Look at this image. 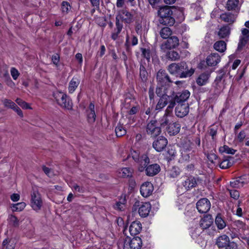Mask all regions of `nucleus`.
<instances>
[{
    "label": "nucleus",
    "instance_id": "obj_26",
    "mask_svg": "<svg viewBox=\"0 0 249 249\" xmlns=\"http://www.w3.org/2000/svg\"><path fill=\"white\" fill-rule=\"evenodd\" d=\"M94 105L90 103L89 108L87 110L88 120L89 123H93L95 122L96 115L94 111Z\"/></svg>",
    "mask_w": 249,
    "mask_h": 249
},
{
    "label": "nucleus",
    "instance_id": "obj_48",
    "mask_svg": "<svg viewBox=\"0 0 249 249\" xmlns=\"http://www.w3.org/2000/svg\"><path fill=\"white\" fill-rule=\"evenodd\" d=\"M189 149H182L181 150V156L182 160L185 161H188L189 160L190 158V153H189Z\"/></svg>",
    "mask_w": 249,
    "mask_h": 249
},
{
    "label": "nucleus",
    "instance_id": "obj_37",
    "mask_svg": "<svg viewBox=\"0 0 249 249\" xmlns=\"http://www.w3.org/2000/svg\"><path fill=\"white\" fill-rule=\"evenodd\" d=\"M213 48L217 51L223 53L226 49V43L222 40L216 41L213 45Z\"/></svg>",
    "mask_w": 249,
    "mask_h": 249
},
{
    "label": "nucleus",
    "instance_id": "obj_29",
    "mask_svg": "<svg viewBox=\"0 0 249 249\" xmlns=\"http://www.w3.org/2000/svg\"><path fill=\"white\" fill-rule=\"evenodd\" d=\"M220 18L224 22L232 23L235 20V16L231 13H224L220 15Z\"/></svg>",
    "mask_w": 249,
    "mask_h": 249
},
{
    "label": "nucleus",
    "instance_id": "obj_33",
    "mask_svg": "<svg viewBox=\"0 0 249 249\" xmlns=\"http://www.w3.org/2000/svg\"><path fill=\"white\" fill-rule=\"evenodd\" d=\"M80 83V81L76 77H73L71 80L69 85V91L70 93H73L76 89Z\"/></svg>",
    "mask_w": 249,
    "mask_h": 249
},
{
    "label": "nucleus",
    "instance_id": "obj_23",
    "mask_svg": "<svg viewBox=\"0 0 249 249\" xmlns=\"http://www.w3.org/2000/svg\"><path fill=\"white\" fill-rule=\"evenodd\" d=\"M160 166L158 164H153L146 167V174L148 176H154L160 171Z\"/></svg>",
    "mask_w": 249,
    "mask_h": 249
},
{
    "label": "nucleus",
    "instance_id": "obj_14",
    "mask_svg": "<svg viewBox=\"0 0 249 249\" xmlns=\"http://www.w3.org/2000/svg\"><path fill=\"white\" fill-rule=\"evenodd\" d=\"M167 143V140L165 137L161 136L153 142V147L157 151L161 152L165 148Z\"/></svg>",
    "mask_w": 249,
    "mask_h": 249
},
{
    "label": "nucleus",
    "instance_id": "obj_17",
    "mask_svg": "<svg viewBox=\"0 0 249 249\" xmlns=\"http://www.w3.org/2000/svg\"><path fill=\"white\" fill-rule=\"evenodd\" d=\"M220 61V57L217 53H212L206 58V63L209 66H216Z\"/></svg>",
    "mask_w": 249,
    "mask_h": 249
},
{
    "label": "nucleus",
    "instance_id": "obj_60",
    "mask_svg": "<svg viewBox=\"0 0 249 249\" xmlns=\"http://www.w3.org/2000/svg\"><path fill=\"white\" fill-rule=\"evenodd\" d=\"M243 38L246 37L248 39L249 38V30L246 28H244L242 30V36H240Z\"/></svg>",
    "mask_w": 249,
    "mask_h": 249
},
{
    "label": "nucleus",
    "instance_id": "obj_42",
    "mask_svg": "<svg viewBox=\"0 0 249 249\" xmlns=\"http://www.w3.org/2000/svg\"><path fill=\"white\" fill-rule=\"evenodd\" d=\"M231 157L228 156L227 159L223 160L219 164V166L222 169H227L232 165V162L230 161Z\"/></svg>",
    "mask_w": 249,
    "mask_h": 249
},
{
    "label": "nucleus",
    "instance_id": "obj_58",
    "mask_svg": "<svg viewBox=\"0 0 249 249\" xmlns=\"http://www.w3.org/2000/svg\"><path fill=\"white\" fill-rule=\"evenodd\" d=\"M10 241H9V243L8 244V240L5 239L2 243L3 246H6V249H14V245L13 243L10 244Z\"/></svg>",
    "mask_w": 249,
    "mask_h": 249
},
{
    "label": "nucleus",
    "instance_id": "obj_7",
    "mask_svg": "<svg viewBox=\"0 0 249 249\" xmlns=\"http://www.w3.org/2000/svg\"><path fill=\"white\" fill-rule=\"evenodd\" d=\"M245 223L240 220L235 221L233 224V227L230 230V235L231 239L239 238L244 231L247 229Z\"/></svg>",
    "mask_w": 249,
    "mask_h": 249
},
{
    "label": "nucleus",
    "instance_id": "obj_30",
    "mask_svg": "<svg viewBox=\"0 0 249 249\" xmlns=\"http://www.w3.org/2000/svg\"><path fill=\"white\" fill-rule=\"evenodd\" d=\"M133 170L129 167L123 168L118 171V176L120 177L127 178L132 176Z\"/></svg>",
    "mask_w": 249,
    "mask_h": 249
},
{
    "label": "nucleus",
    "instance_id": "obj_52",
    "mask_svg": "<svg viewBox=\"0 0 249 249\" xmlns=\"http://www.w3.org/2000/svg\"><path fill=\"white\" fill-rule=\"evenodd\" d=\"M16 102L21 107L24 109H31V107H30L29 105L23 101L22 99L20 98H17L16 100Z\"/></svg>",
    "mask_w": 249,
    "mask_h": 249
},
{
    "label": "nucleus",
    "instance_id": "obj_35",
    "mask_svg": "<svg viewBox=\"0 0 249 249\" xmlns=\"http://www.w3.org/2000/svg\"><path fill=\"white\" fill-rule=\"evenodd\" d=\"M215 223L219 230H222L226 226V223L220 214H218L215 219Z\"/></svg>",
    "mask_w": 249,
    "mask_h": 249
},
{
    "label": "nucleus",
    "instance_id": "obj_46",
    "mask_svg": "<svg viewBox=\"0 0 249 249\" xmlns=\"http://www.w3.org/2000/svg\"><path fill=\"white\" fill-rule=\"evenodd\" d=\"M10 224L14 227H17L19 225V220L17 217L14 215H10L8 219Z\"/></svg>",
    "mask_w": 249,
    "mask_h": 249
},
{
    "label": "nucleus",
    "instance_id": "obj_19",
    "mask_svg": "<svg viewBox=\"0 0 249 249\" xmlns=\"http://www.w3.org/2000/svg\"><path fill=\"white\" fill-rule=\"evenodd\" d=\"M180 128V125L179 124L177 123H169L166 128V131L170 136H174L179 132Z\"/></svg>",
    "mask_w": 249,
    "mask_h": 249
},
{
    "label": "nucleus",
    "instance_id": "obj_16",
    "mask_svg": "<svg viewBox=\"0 0 249 249\" xmlns=\"http://www.w3.org/2000/svg\"><path fill=\"white\" fill-rule=\"evenodd\" d=\"M140 206L139 208V213L141 217H145L147 216L151 210V204L149 202H142L141 204L139 205Z\"/></svg>",
    "mask_w": 249,
    "mask_h": 249
},
{
    "label": "nucleus",
    "instance_id": "obj_51",
    "mask_svg": "<svg viewBox=\"0 0 249 249\" xmlns=\"http://www.w3.org/2000/svg\"><path fill=\"white\" fill-rule=\"evenodd\" d=\"M140 76L142 81L146 80L147 72L145 67L142 65H141L140 67Z\"/></svg>",
    "mask_w": 249,
    "mask_h": 249
},
{
    "label": "nucleus",
    "instance_id": "obj_4",
    "mask_svg": "<svg viewBox=\"0 0 249 249\" xmlns=\"http://www.w3.org/2000/svg\"><path fill=\"white\" fill-rule=\"evenodd\" d=\"M190 95V92L185 90L181 92H178L175 94L174 91L171 94L172 99H170L169 105L168 106V110L169 111L173 109L176 105V102L178 104H184L188 100Z\"/></svg>",
    "mask_w": 249,
    "mask_h": 249
},
{
    "label": "nucleus",
    "instance_id": "obj_21",
    "mask_svg": "<svg viewBox=\"0 0 249 249\" xmlns=\"http://www.w3.org/2000/svg\"><path fill=\"white\" fill-rule=\"evenodd\" d=\"M115 26L116 28L112 33L111 36V38L114 40H115L118 38V35L121 33L123 26L122 23L120 21L118 16L116 18Z\"/></svg>",
    "mask_w": 249,
    "mask_h": 249
},
{
    "label": "nucleus",
    "instance_id": "obj_43",
    "mask_svg": "<svg viewBox=\"0 0 249 249\" xmlns=\"http://www.w3.org/2000/svg\"><path fill=\"white\" fill-rule=\"evenodd\" d=\"M166 57L168 59L172 61H176L179 59L180 55L177 52L172 51L167 53Z\"/></svg>",
    "mask_w": 249,
    "mask_h": 249
},
{
    "label": "nucleus",
    "instance_id": "obj_59",
    "mask_svg": "<svg viewBox=\"0 0 249 249\" xmlns=\"http://www.w3.org/2000/svg\"><path fill=\"white\" fill-rule=\"evenodd\" d=\"M72 188L76 191L82 193L84 192L85 190L83 187H80L77 184H74Z\"/></svg>",
    "mask_w": 249,
    "mask_h": 249
},
{
    "label": "nucleus",
    "instance_id": "obj_10",
    "mask_svg": "<svg viewBox=\"0 0 249 249\" xmlns=\"http://www.w3.org/2000/svg\"><path fill=\"white\" fill-rule=\"evenodd\" d=\"M146 131L148 135L155 138L160 134L161 129L157 125L156 121H151L147 124Z\"/></svg>",
    "mask_w": 249,
    "mask_h": 249
},
{
    "label": "nucleus",
    "instance_id": "obj_31",
    "mask_svg": "<svg viewBox=\"0 0 249 249\" xmlns=\"http://www.w3.org/2000/svg\"><path fill=\"white\" fill-rule=\"evenodd\" d=\"M213 86L217 93L220 92L225 88L224 81L222 80L221 77H216L213 83Z\"/></svg>",
    "mask_w": 249,
    "mask_h": 249
},
{
    "label": "nucleus",
    "instance_id": "obj_54",
    "mask_svg": "<svg viewBox=\"0 0 249 249\" xmlns=\"http://www.w3.org/2000/svg\"><path fill=\"white\" fill-rule=\"evenodd\" d=\"M10 72L14 80H17L19 75V73L18 70L14 67L11 69Z\"/></svg>",
    "mask_w": 249,
    "mask_h": 249
},
{
    "label": "nucleus",
    "instance_id": "obj_13",
    "mask_svg": "<svg viewBox=\"0 0 249 249\" xmlns=\"http://www.w3.org/2000/svg\"><path fill=\"white\" fill-rule=\"evenodd\" d=\"M189 111V105L187 103L178 104L176 107V115L180 118H183L186 116Z\"/></svg>",
    "mask_w": 249,
    "mask_h": 249
},
{
    "label": "nucleus",
    "instance_id": "obj_20",
    "mask_svg": "<svg viewBox=\"0 0 249 249\" xmlns=\"http://www.w3.org/2000/svg\"><path fill=\"white\" fill-rule=\"evenodd\" d=\"M142 224L138 221H133L130 225L129 229L130 233L132 235L139 234L142 230Z\"/></svg>",
    "mask_w": 249,
    "mask_h": 249
},
{
    "label": "nucleus",
    "instance_id": "obj_61",
    "mask_svg": "<svg viewBox=\"0 0 249 249\" xmlns=\"http://www.w3.org/2000/svg\"><path fill=\"white\" fill-rule=\"evenodd\" d=\"M131 154L132 158L136 162L139 160L141 156H140L139 153L137 151H134L133 152H132Z\"/></svg>",
    "mask_w": 249,
    "mask_h": 249
},
{
    "label": "nucleus",
    "instance_id": "obj_9",
    "mask_svg": "<svg viewBox=\"0 0 249 249\" xmlns=\"http://www.w3.org/2000/svg\"><path fill=\"white\" fill-rule=\"evenodd\" d=\"M179 45V40L176 36L168 38L167 40L161 44L160 49L163 52H166L168 50L175 48Z\"/></svg>",
    "mask_w": 249,
    "mask_h": 249
},
{
    "label": "nucleus",
    "instance_id": "obj_5",
    "mask_svg": "<svg viewBox=\"0 0 249 249\" xmlns=\"http://www.w3.org/2000/svg\"><path fill=\"white\" fill-rule=\"evenodd\" d=\"M53 96L57 103L62 107L69 110L72 108V103L65 93L61 91H55L53 92Z\"/></svg>",
    "mask_w": 249,
    "mask_h": 249
},
{
    "label": "nucleus",
    "instance_id": "obj_56",
    "mask_svg": "<svg viewBox=\"0 0 249 249\" xmlns=\"http://www.w3.org/2000/svg\"><path fill=\"white\" fill-rule=\"evenodd\" d=\"M231 196L235 199H237L239 197V193L238 191L235 190H229Z\"/></svg>",
    "mask_w": 249,
    "mask_h": 249
},
{
    "label": "nucleus",
    "instance_id": "obj_24",
    "mask_svg": "<svg viewBox=\"0 0 249 249\" xmlns=\"http://www.w3.org/2000/svg\"><path fill=\"white\" fill-rule=\"evenodd\" d=\"M213 223V218L211 215H206L200 221V226L202 229L209 228Z\"/></svg>",
    "mask_w": 249,
    "mask_h": 249
},
{
    "label": "nucleus",
    "instance_id": "obj_1",
    "mask_svg": "<svg viewBox=\"0 0 249 249\" xmlns=\"http://www.w3.org/2000/svg\"><path fill=\"white\" fill-rule=\"evenodd\" d=\"M167 70L171 74L180 78L190 77L195 72V70L192 68H189L185 62L172 63L168 66Z\"/></svg>",
    "mask_w": 249,
    "mask_h": 249
},
{
    "label": "nucleus",
    "instance_id": "obj_63",
    "mask_svg": "<svg viewBox=\"0 0 249 249\" xmlns=\"http://www.w3.org/2000/svg\"><path fill=\"white\" fill-rule=\"evenodd\" d=\"M52 62L55 65H57L59 61V56L58 54H56L52 56Z\"/></svg>",
    "mask_w": 249,
    "mask_h": 249
},
{
    "label": "nucleus",
    "instance_id": "obj_18",
    "mask_svg": "<svg viewBox=\"0 0 249 249\" xmlns=\"http://www.w3.org/2000/svg\"><path fill=\"white\" fill-rule=\"evenodd\" d=\"M137 162L139 164V171L142 172L147 167V164L149 163V159L146 155L143 154L140 157V158Z\"/></svg>",
    "mask_w": 249,
    "mask_h": 249
},
{
    "label": "nucleus",
    "instance_id": "obj_36",
    "mask_svg": "<svg viewBox=\"0 0 249 249\" xmlns=\"http://www.w3.org/2000/svg\"><path fill=\"white\" fill-rule=\"evenodd\" d=\"M245 184L246 182L241 177H238L236 179L230 182L231 187L235 188L242 187Z\"/></svg>",
    "mask_w": 249,
    "mask_h": 249
},
{
    "label": "nucleus",
    "instance_id": "obj_2",
    "mask_svg": "<svg viewBox=\"0 0 249 249\" xmlns=\"http://www.w3.org/2000/svg\"><path fill=\"white\" fill-rule=\"evenodd\" d=\"M156 89V93L157 95L160 97L157 105H156V109L160 110L163 108L169 103L170 99H172L171 94L173 93L172 88H165L164 85L160 86Z\"/></svg>",
    "mask_w": 249,
    "mask_h": 249
},
{
    "label": "nucleus",
    "instance_id": "obj_28",
    "mask_svg": "<svg viewBox=\"0 0 249 249\" xmlns=\"http://www.w3.org/2000/svg\"><path fill=\"white\" fill-rule=\"evenodd\" d=\"M120 18H121L124 22L130 23L133 21V16L128 11L126 10H122L120 11Z\"/></svg>",
    "mask_w": 249,
    "mask_h": 249
},
{
    "label": "nucleus",
    "instance_id": "obj_8",
    "mask_svg": "<svg viewBox=\"0 0 249 249\" xmlns=\"http://www.w3.org/2000/svg\"><path fill=\"white\" fill-rule=\"evenodd\" d=\"M199 181V178H196L192 176L183 177L181 178V184L186 191L196 187Z\"/></svg>",
    "mask_w": 249,
    "mask_h": 249
},
{
    "label": "nucleus",
    "instance_id": "obj_22",
    "mask_svg": "<svg viewBox=\"0 0 249 249\" xmlns=\"http://www.w3.org/2000/svg\"><path fill=\"white\" fill-rule=\"evenodd\" d=\"M229 241V237L226 234H223L217 238L215 244L219 248H225Z\"/></svg>",
    "mask_w": 249,
    "mask_h": 249
},
{
    "label": "nucleus",
    "instance_id": "obj_64",
    "mask_svg": "<svg viewBox=\"0 0 249 249\" xmlns=\"http://www.w3.org/2000/svg\"><path fill=\"white\" fill-rule=\"evenodd\" d=\"M15 111H16L17 114L20 117H23V114L22 113V110L20 109L19 107H18L17 105H16V107H14V108L13 109Z\"/></svg>",
    "mask_w": 249,
    "mask_h": 249
},
{
    "label": "nucleus",
    "instance_id": "obj_55",
    "mask_svg": "<svg viewBox=\"0 0 249 249\" xmlns=\"http://www.w3.org/2000/svg\"><path fill=\"white\" fill-rule=\"evenodd\" d=\"M225 249H238V245L233 241L231 242L230 240L225 248Z\"/></svg>",
    "mask_w": 249,
    "mask_h": 249
},
{
    "label": "nucleus",
    "instance_id": "obj_41",
    "mask_svg": "<svg viewBox=\"0 0 249 249\" xmlns=\"http://www.w3.org/2000/svg\"><path fill=\"white\" fill-rule=\"evenodd\" d=\"M115 132L117 137H122L125 135L126 130L122 124H119L116 127Z\"/></svg>",
    "mask_w": 249,
    "mask_h": 249
},
{
    "label": "nucleus",
    "instance_id": "obj_50",
    "mask_svg": "<svg viewBox=\"0 0 249 249\" xmlns=\"http://www.w3.org/2000/svg\"><path fill=\"white\" fill-rule=\"evenodd\" d=\"M61 8L63 13L68 14L71 8V6L68 2L63 1L61 3Z\"/></svg>",
    "mask_w": 249,
    "mask_h": 249
},
{
    "label": "nucleus",
    "instance_id": "obj_34",
    "mask_svg": "<svg viewBox=\"0 0 249 249\" xmlns=\"http://www.w3.org/2000/svg\"><path fill=\"white\" fill-rule=\"evenodd\" d=\"M209 75L206 73L201 74L196 80V82L199 86H203L205 85L209 79Z\"/></svg>",
    "mask_w": 249,
    "mask_h": 249
},
{
    "label": "nucleus",
    "instance_id": "obj_62",
    "mask_svg": "<svg viewBox=\"0 0 249 249\" xmlns=\"http://www.w3.org/2000/svg\"><path fill=\"white\" fill-rule=\"evenodd\" d=\"M10 198L13 201L16 202L19 200L20 195L18 194H13L11 196Z\"/></svg>",
    "mask_w": 249,
    "mask_h": 249
},
{
    "label": "nucleus",
    "instance_id": "obj_40",
    "mask_svg": "<svg viewBox=\"0 0 249 249\" xmlns=\"http://www.w3.org/2000/svg\"><path fill=\"white\" fill-rule=\"evenodd\" d=\"M238 0H228L226 4V8L229 11L235 10L238 6Z\"/></svg>",
    "mask_w": 249,
    "mask_h": 249
},
{
    "label": "nucleus",
    "instance_id": "obj_45",
    "mask_svg": "<svg viewBox=\"0 0 249 249\" xmlns=\"http://www.w3.org/2000/svg\"><path fill=\"white\" fill-rule=\"evenodd\" d=\"M180 174V171L178 167H173L168 172V175L170 178H175L177 177Z\"/></svg>",
    "mask_w": 249,
    "mask_h": 249
},
{
    "label": "nucleus",
    "instance_id": "obj_11",
    "mask_svg": "<svg viewBox=\"0 0 249 249\" xmlns=\"http://www.w3.org/2000/svg\"><path fill=\"white\" fill-rule=\"evenodd\" d=\"M157 80L160 86L166 85L168 83H172L169 75L163 70H160L157 72Z\"/></svg>",
    "mask_w": 249,
    "mask_h": 249
},
{
    "label": "nucleus",
    "instance_id": "obj_6",
    "mask_svg": "<svg viewBox=\"0 0 249 249\" xmlns=\"http://www.w3.org/2000/svg\"><path fill=\"white\" fill-rule=\"evenodd\" d=\"M31 207L36 212L40 211L43 206V200L38 190L33 188L31 193Z\"/></svg>",
    "mask_w": 249,
    "mask_h": 249
},
{
    "label": "nucleus",
    "instance_id": "obj_47",
    "mask_svg": "<svg viewBox=\"0 0 249 249\" xmlns=\"http://www.w3.org/2000/svg\"><path fill=\"white\" fill-rule=\"evenodd\" d=\"M4 106L11 109H13L16 107V104L12 100L8 99H4L2 101Z\"/></svg>",
    "mask_w": 249,
    "mask_h": 249
},
{
    "label": "nucleus",
    "instance_id": "obj_15",
    "mask_svg": "<svg viewBox=\"0 0 249 249\" xmlns=\"http://www.w3.org/2000/svg\"><path fill=\"white\" fill-rule=\"evenodd\" d=\"M153 190V184L150 182H145L141 185L140 192L143 197H147L152 195Z\"/></svg>",
    "mask_w": 249,
    "mask_h": 249
},
{
    "label": "nucleus",
    "instance_id": "obj_12",
    "mask_svg": "<svg viewBox=\"0 0 249 249\" xmlns=\"http://www.w3.org/2000/svg\"><path fill=\"white\" fill-rule=\"evenodd\" d=\"M210 208L211 203L207 198H202L196 203V208L200 213H206Z\"/></svg>",
    "mask_w": 249,
    "mask_h": 249
},
{
    "label": "nucleus",
    "instance_id": "obj_53",
    "mask_svg": "<svg viewBox=\"0 0 249 249\" xmlns=\"http://www.w3.org/2000/svg\"><path fill=\"white\" fill-rule=\"evenodd\" d=\"M141 51L142 56L145 58L148 61H149L151 56V52L149 49L145 48H141Z\"/></svg>",
    "mask_w": 249,
    "mask_h": 249
},
{
    "label": "nucleus",
    "instance_id": "obj_32",
    "mask_svg": "<svg viewBox=\"0 0 249 249\" xmlns=\"http://www.w3.org/2000/svg\"><path fill=\"white\" fill-rule=\"evenodd\" d=\"M172 110L173 109H171V111H169V110H168V107H167L164 115H163L162 118L160 120V125L162 127H164L169 124L170 121L169 117H170V115L172 112Z\"/></svg>",
    "mask_w": 249,
    "mask_h": 249
},
{
    "label": "nucleus",
    "instance_id": "obj_27",
    "mask_svg": "<svg viewBox=\"0 0 249 249\" xmlns=\"http://www.w3.org/2000/svg\"><path fill=\"white\" fill-rule=\"evenodd\" d=\"M231 33V29L229 26L221 27L217 32V35L219 38H226L228 37Z\"/></svg>",
    "mask_w": 249,
    "mask_h": 249
},
{
    "label": "nucleus",
    "instance_id": "obj_25",
    "mask_svg": "<svg viewBox=\"0 0 249 249\" xmlns=\"http://www.w3.org/2000/svg\"><path fill=\"white\" fill-rule=\"evenodd\" d=\"M130 249H141L142 246V240L139 237H133L128 241Z\"/></svg>",
    "mask_w": 249,
    "mask_h": 249
},
{
    "label": "nucleus",
    "instance_id": "obj_57",
    "mask_svg": "<svg viewBox=\"0 0 249 249\" xmlns=\"http://www.w3.org/2000/svg\"><path fill=\"white\" fill-rule=\"evenodd\" d=\"M207 158L212 163H215V161L217 160V157L215 154L210 153L208 154Z\"/></svg>",
    "mask_w": 249,
    "mask_h": 249
},
{
    "label": "nucleus",
    "instance_id": "obj_39",
    "mask_svg": "<svg viewBox=\"0 0 249 249\" xmlns=\"http://www.w3.org/2000/svg\"><path fill=\"white\" fill-rule=\"evenodd\" d=\"M172 30L167 27L162 28L160 32V36L163 39H167L172 35Z\"/></svg>",
    "mask_w": 249,
    "mask_h": 249
},
{
    "label": "nucleus",
    "instance_id": "obj_38",
    "mask_svg": "<svg viewBox=\"0 0 249 249\" xmlns=\"http://www.w3.org/2000/svg\"><path fill=\"white\" fill-rule=\"evenodd\" d=\"M26 204L24 202H19L11 205V208L13 212H20L24 210Z\"/></svg>",
    "mask_w": 249,
    "mask_h": 249
},
{
    "label": "nucleus",
    "instance_id": "obj_49",
    "mask_svg": "<svg viewBox=\"0 0 249 249\" xmlns=\"http://www.w3.org/2000/svg\"><path fill=\"white\" fill-rule=\"evenodd\" d=\"M249 39L245 37L243 38L242 37H240L239 41L238 44L237 51H240L243 49V48L245 46Z\"/></svg>",
    "mask_w": 249,
    "mask_h": 249
},
{
    "label": "nucleus",
    "instance_id": "obj_44",
    "mask_svg": "<svg viewBox=\"0 0 249 249\" xmlns=\"http://www.w3.org/2000/svg\"><path fill=\"white\" fill-rule=\"evenodd\" d=\"M219 151L221 153H225L226 154L231 155H233L236 151L235 150L229 147L227 145H224L223 146L220 147L219 149Z\"/></svg>",
    "mask_w": 249,
    "mask_h": 249
},
{
    "label": "nucleus",
    "instance_id": "obj_3",
    "mask_svg": "<svg viewBox=\"0 0 249 249\" xmlns=\"http://www.w3.org/2000/svg\"><path fill=\"white\" fill-rule=\"evenodd\" d=\"M172 11L168 6L160 8L158 11V15L160 17V23L170 26L173 25L175 23V19L172 17Z\"/></svg>",
    "mask_w": 249,
    "mask_h": 249
}]
</instances>
